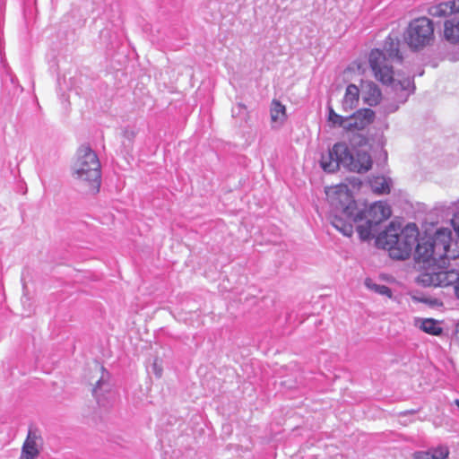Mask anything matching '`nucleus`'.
I'll return each instance as SVG.
<instances>
[{"mask_svg":"<svg viewBox=\"0 0 459 459\" xmlns=\"http://www.w3.org/2000/svg\"><path fill=\"white\" fill-rule=\"evenodd\" d=\"M328 120L333 126H338L345 129V126H347L346 119L335 113L333 108L331 107L329 108Z\"/></svg>","mask_w":459,"mask_h":459,"instance_id":"20","label":"nucleus"},{"mask_svg":"<svg viewBox=\"0 0 459 459\" xmlns=\"http://www.w3.org/2000/svg\"><path fill=\"white\" fill-rule=\"evenodd\" d=\"M371 186L374 189V192L377 194H385L389 193L390 191L389 185L387 184L386 180L381 177L374 178L371 181Z\"/></svg>","mask_w":459,"mask_h":459,"instance_id":"19","label":"nucleus"},{"mask_svg":"<svg viewBox=\"0 0 459 459\" xmlns=\"http://www.w3.org/2000/svg\"><path fill=\"white\" fill-rule=\"evenodd\" d=\"M449 455L447 447H437L432 452L420 451L413 454L414 459H446Z\"/></svg>","mask_w":459,"mask_h":459,"instance_id":"18","label":"nucleus"},{"mask_svg":"<svg viewBox=\"0 0 459 459\" xmlns=\"http://www.w3.org/2000/svg\"><path fill=\"white\" fill-rule=\"evenodd\" d=\"M271 120L273 123L282 124L286 118V108L279 100H273L270 108Z\"/></svg>","mask_w":459,"mask_h":459,"instance_id":"16","label":"nucleus"},{"mask_svg":"<svg viewBox=\"0 0 459 459\" xmlns=\"http://www.w3.org/2000/svg\"><path fill=\"white\" fill-rule=\"evenodd\" d=\"M434 39V23L427 17L412 20L403 33L404 42L413 51L430 46Z\"/></svg>","mask_w":459,"mask_h":459,"instance_id":"7","label":"nucleus"},{"mask_svg":"<svg viewBox=\"0 0 459 459\" xmlns=\"http://www.w3.org/2000/svg\"><path fill=\"white\" fill-rule=\"evenodd\" d=\"M445 258L427 266L417 277V282L424 287L446 288L454 286L458 280V271L448 270L445 265Z\"/></svg>","mask_w":459,"mask_h":459,"instance_id":"8","label":"nucleus"},{"mask_svg":"<svg viewBox=\"0 0 459 459\" xmlns=\"http://www.w3.org/2000/svg\"><path fill=\"white\" fill-rule=\"evenodd\" d=\"M452 224L455 232L459 235V212L455 213L452 219Z\"/></svg>","mask_w":459,"mask_h":459,"instance_id":"23","label":"nucleus"},{"mask_svg":"<svg viewBox=\"0 0 459 459\" xmlns=\"http://www.w3.org/2000/svg\"><path fill=\"white\" fill-rule=\"evenodd\" d=\"M366 285L369 289L373 290L374 291H376L377 293H378L380 295H385V296H387L388 298L392 297L391 289L385 285H378L376 283H372L370 280L366 281Z\"/></svg>","mask_w":459,"mask_h":459,"instance_id":"21","label":"nucleus"},{"mask_svg":"<svg viewBox=\"0 0 459 459\" xmlns=\"http://www.w3.org/2000/svg\"><path fill=\"white\" fill-rule=\"evenodd\" d=\"M420 328L428 334L439 336L443 333V328L437 320L433 318L421 319Z\"/></svg>","mask_w":459,"mask_h":459,"instance_id":"17","label":"nucleus"},{"mask_svg":"<svg viewBox=\"0 0 459 459\" xmlns=\"http://www.w3.org/2000/svg\"><path fill=\"white\" fill-rule=\"evenodd\" d=\"M459 13V0L442 2L434 6L433 15L446 17Z\"/></svg>","mask_w":459,"mask_h":459,"instance_id":"14","label":"nucleus"},{"mask_svg":"<svg viewBox=\"0 0 459 459\" xmlns=\"http://www.w3.org/2000/svg\"><path fill=\"white\" fill-rule=\"evenodd\" d=\"M376 114L370 108H360L348 117L345 126L347 131H359L365 129L375 120Z\"/></svg>","mask_w":459,"mask_h":459,"instance_id":"10","label":"nucleus"},{"mask_svg":"<svg viewBox=\"0 0 459 459\" xmlns=\"http://www.w3.org/2000/svg\"><path fill=\"white\" fill-rule=\"evenodd\" d=\"M392 215L391 207L385 202H376L364 210L355 213L351 223L365 220L369 225H378Z\"/></svg>","mask_w":459,"mask_h":459,"instance_id":"9","label":"nucleus"},{"mask_svg":"<svg viewBox=\"0 0 459 459\" xmlns=\"http://www.w3.org/2000/svg\"><path fill=\"white\" fill-rule=\"evenodd\" d=\"M374 225H369L366 222L365 225H360L358 227V233L359 235V238L362 240L369 239L372 237V227Z\"/></svg>","mask_w":459,"mask_h":459,"instance_id":"22","label":"nucleus"},{"mask_svg":"<svg viewBox=\"0 0 459 459\" xmlns=\"http://www.w3.org/2000/svg\"><path fill=\"white\" fill-rule=\"evenodd\" d=\"M455 405L459 408V400H458V399H456V400L455 401Z\"/></svg>","mask_w":459,"mask_h":459,"instance_id":"26","label":"nucleus"},{"mask_svg":"<svg viewBox=\"0 0 459 459\" xmlns=\"http://www.w3.org/2000/svg\"><path fill=\"white\" fill-rule=\"evenodd\" d=\"M325 195L333 207L331 223L344 236L351 237L353 233L351 219L357 209L351 191L347 185L339 184L326 187Z\"/></svg>","mask_w":459,"mask_h":459,"instance_id":"2","label":"nucleus"},{"mask_svg":"<svg viewBox=\"0 0 459 459\" xmlns=\"http://www.w3.org/2000/svg\"><path fill=\"white\" fill-rule=\"evenodd\" d=\"M452 233L448 229L438 230L434 237L418 238L415 244L414 259L417 263L428 264V266L443 258L455 259L457 255L450 250Z\"/></svg>","mask_w":459,"mask_h":459,"instance_id":"4","label":"nucleus"},{"mask_svg":"<svg viewBox=\"0 0 459 459\" xmlns=\"http://www.w3.org/2000/svg\"><path fill=\"white\" fill-rule=\"evenodd\" d=\"M405 82H407V84H410V80L409 79L405 80Z\"/></svg>","mask_w":459,"mask_h":459,"instance_id":"27","label":"nucleus"},{"mask_svg":"<svg viewBox=\"0 0 459 459\" xmlns=\"http://www.w3.org/2000/svg\"><path fill=\"white\" fill-rule=\"evenodd\" d=\"M399 41L388 38L383 49L374 48L368 55L369 67L375 78L382 84L390 85L394 82V64L403 62Z\"/></svg>","mask_w":459,"mask_h":459,"instance_id":"5","label":"nucleus"},{"mask_svg":"<svg viewBox=\"0 0 459 459\" xmlns=\"http://www.w3.org/2000/svg\"><path fill=\"white\" fill-rule=\"evenodd\" d=\"M399 224L391 222L376 238L378 247L388 251L394 259L405 260L410 257L420 235L415 223L407 224L403 230Z\"/></svg>","mask_w":459,"mask_h":459,"instance_id":"1","label":"nucleus"},{"mask_svg":"<svg viewBox=\"0 0 459 459\" xmlns=\"http://www.w3.org/2000/svg\"><path fill=\"white\" fill-rule=\"evenodd\" d=\"M444 36L451 43H459V17L445 21Z\"/></svg>","mask_w":459,"mask_h":459,"instance_id":"13","label":"nucleus"},{"mask_svg":"<svg viewBox=\"0 0 459 459\" xmlns=\"http://www.w3.org/2000/svg\"><path fill=\"white\" fill-rule=\"evenodd\" d=\"M454 290L455 296L459 299V273H458V280L455 281L454 283Z\"/></svg>","mask_w":459,"mask_h":459,"instance_id":"24","label":"nucleus"},{"mask_svg":"<svg viewBox=\"0 0 459 459\" xmlns=\"http://www.w3.org/2000/svg\"><path fill=\"white\" fill-rule=\"evenodd\" d=\"M320 164L326 172H334L342 165L350 171L365 173L372 168L373 161L368 152L358 151L354 155L345 143H337L322 156Z\"/></svg>","mask_w":459,"mask_h":459,"instance_id":"3","label":"nucleus"},{"mask_svg":"<svg viewBox=\"0 0 459 459\" xmlns=\"http://www.w3.org/2000/svg\"><path fill=\"white\" fill-rule=\"evenodd\" d=\"M363 102L368 106H377L382 100L380 88L371 81L364 82L361 84Z\"/></svg>","mask_w":459,"mask_h":459,"instance_id":"12","label":"nucleus"},{"mask_svg":"<svg viewBox=\"0 0 459 459\" xmlns=\"http://www.w3.org/2000/svg\"><path fill=\"white\" fill-rule=\"evenodd\" d=\"M74 169L86 193H99L101 185L100 162L90 146L82 145L78 149Z\"/></svg>","mask_w":459,"mask_h":459,"instance_id":"6","label":"nucleus"},{"mask_svg":"<svg viewBox=\"0 0 459 459\" xmlns=\"http://www.w3.org/2000/svg\"><path fill=\"white\" fill-rule=\"evenodd\" d=\"M42 438L37 429H30L22 445L20 459H36L39 455Z\"/></svg>","mask_w":459,"mask_h":459,"instance_id":"11","label":"nucleus"},{"mask_svg":"<svg viewBox=\"0 0 459 459\" xmlns=\"http://www.w3.org/2000/svg\"><path fill=\"white\" fill-rule=\"evenodd\" d=\"M153 368H154V371H155V374L158 376V377H160L161 376V368L160 367L157 366V363L154 362L153 364Z\"/></svg>","mask_w":459,"mask_h":459,"instance_id":"25","label":"nucleus"},{"mask_svg":"<svg viewBox=\"0 0 459 459\" xmlns=\"http://www.w3.org/2000/svg\"><path fill=\"white\" fill-rule=\"evenodd\" d=\"M359 100V89L357 85L351 83L347 86L342 105L345 109H352L357 107Z\"/></svg>","mask_w":459,"mask_h":459,"instance_id":"15","label":"nucleus"}]
</instances>
